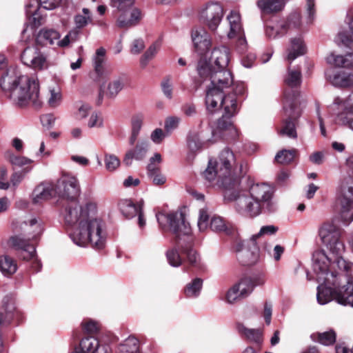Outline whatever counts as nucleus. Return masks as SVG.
Instances as JSON below:
<instances>
[{"instance_id":"f257e3e1","label":"nucleus","mask_w":353,"mask_h":353,"mask_svg":"<svg viewBox=\"0 0 353 353\" xmlns=\"http://www.w3.org/2000/svg\"><path fill=\"white\" fill-rule=\"evenodd\" d=\"M224 199L234 201V208L241 215L255 218L263 212L272 213L277 210L274 201V192L266 183H255L250 185L249 195L241 188V184L233 190L224 192Z\"/></svg>"},{"instance_id":"f03ea898","label":"nucleus","mask_w":353,"mask_h":353,"mask_svg":"<svg viewBox=\"0 0 353 353\" xmlns=\"http://www.w3.org/2000/svg\"><path fill=\"white\" fill-rule=\"evenodd\" d=\"M0 86L7 97L18 106L23 107L32 102L35 108H40L39 85L34 77L21 75L12 68L7 70L0 79Z\"/></svg>"},{"instance_id":"7ed1b4c3","label":"nucleus","mask_w":353,"mask_h":353,"mask_svg":"<svg viewBox=\"0 0 353 353\" xmlns=\"http://www.w3.org/2000/svg\"><path fill=\"white\" fill-rule=\"evenodd\" d=\"M156 218L162 230H169L176 236V246L186 256L188 262L192 266H197L200 256L193 248L194 239L191 235L190 225L185 221L183 214L179 212H158Z\"/></svg>"},{"instance_id":"20e7f679","label":"nucleus","mask_w":353,"mask_h":353,"mask_svg":"<svg viewBox=\"0 0 353 353\" xmlns=\"http://www.w3.org/2000/svg\"><path fill=\"white\" fill-rule=\"evenodd\" d=\"M205 105L207 110L214 113L223 108L224 112L217 121V128L228 135L231 139L238 137V131L231 119L237 114L236 99L234 95L223 94V91L217 87L209 86L206 90Z\"/></svg>"},{"instance_id":"39448f33","label":"nucleus","mask_w":353,"mask_h":353,"mask_svg":"<svg viewBox=\"0 0 353 353\" xmlns=\"http://www.w3.org/2000/svg\"><path fill=\"white\" fill-rule=\"evenodd\" d=\"M235 164L236 157L233 151L225 148L220 152L218 161L209 160L203 176L210 182L217 179V184L223 187L225 192L233 190L240 185L239 179L233 174Z\"/></svg>"},{"instance_id":"423d86ee","label":"nucleus","mask_w":353,"mask_h":353,"mask_svg":"<svg viewBox=\"0 0 353 353\" xmlns=\"http://www.w3.org/2000/svg\"><path fill=\"white\" fill-rule=\"evenodd\" d=\"M330 259L323 250H317L312 254V268L319 285L317 287L316 299L320 305H325L332 300L334 289L340 284L334 272L329 271Z\"/></svg>"},{"instance_id":"0eeeda50","label":"nucleus","mask_w":353,"mask_h":353,"mask_svg":"<svg viewBox=\"0 0 353 353\" xmlns=\"http://www.w3.org/2000/svg\"><path fill=\"white\" fill-rule=\"evenodd\" d=\"M70 237L78 246L85 247L90 244L96 249H102L106 241L103 222L95 215L90 216L82 226L70 233Z\"/></svg>"},{"instance_id":"6e6552de","label":"nucleus","mask_w":353,"mask_h":353,"mask_svg":"<svg viewBox=\"0 0 353 353\" xmlns=\"http://www.w3.org/2000/svg\"><path fill=\"white\" fill-rule=\"evenodd\" d=\"M21 229L25 234H17L10 236L8 241L9 247L22 253L21 257L24 260L33 259L36 254L35 245L32 241L35 240L43 232V228L36 218L29 222H23Z\"/></svg>"},{"instance_id":"1a4fd4ad","label":"nucleus","mask_w":353,"mask_h":353,"mask_svg":"<svg viewBox=\"0 0 353 353\" xmlns=\"http://www.w3.org/2000/svg\"><path fill=\"white\" fill-rule=\"evenodd\" d=\"M346 165L347 175L341 184L338 201L341 221L348 225L353 221V155L347 159Z\"/></svg>"},{"instance_id":"9d476101","label":"nucleus","mask_w":353,"mask_h":353,"mask_svg":"<svg viewBox=\"0 0 353 353\" xmlns=\"http://www.w3.org/2000/svg\"><path fill=\"white\" fill-rule=\"evenodd\" d=\"M97 210V205L92 202H88L83 206L79 205L77 201L69 202L63 212L65 224L72 232L82 226L90 216L96 215Z\"/></svg>"},{"instance_id":"9b49d317","label":"nucleus","mask_w":353,"mask_h":353,"mask_svg":"<svg viewBox=\"0 0 353 353\" xmlns=\"http://www.w3.org/2000/svg\"><path fill=\"white\" fill-rule=\"evenodd\" d=\"M301 16L299 12L291 13L286 19L272 21L265 25V34L269 39L283 37L291 30H298L301 26Z\"/></svg>"},{"instance_id":"f8f14e48","label":"nucleus","mask_w":353,"mask_h":353,"mask_svg":"<svg viewBox=\"0 0 353 353\" xmlns=\"http://www.w3.org/2000/svg\"><path fill=\"white\" fill-rule=\"evenodd\" d=\"M299 96V93L292 90H285L284 92L283 110L288 118L284 121L283 126L279 132L281 135H285L293 139L297 137L293 120L299 117V112L296 106V101Z\"/></svg>"},{"instance_id":"ddd939ff","label":"nucleus","mask_w":353,"mask_h":353,"mask_svg":"<svg viewBox=\"0 0 353 353\" xmlns=\"http://www.w3.org/2000/svg\"><path fill=\"white\" fill-rule=\"evenodd\" d=\"M135 0H110L112 8H116L122 13L118 17L116 25L119 28L128 29L137 26L143 18V13L138 8H134L128 18L125 11L132 7Z\"/></svg>"},{"instance_id":"4468645a","label":"nucleus","mask_w":353,"mask_h":353,"mask_svg":"<svg viewBox=\"0 0 353 353\" xmlns=\"http://www.w3.org/2000/svg\"><path fill=\"white\" fill-rule=\"evenodd\" d=\"M319 235L323 244L332 254H343L345 248L341 240V230L335 225L323 223L319 229Z\"/></svg>"},{"instance_id":"2eb2a0df","label":"nucleus","mask_w":353,"mask_h":353,"mask_svg":"<svg viewBox=\"0 0 353 353\" xmlns=\"http://www.w3.org/2000/svg\"><path fill=\"white\" fill-rule=\"evenodd\" d=\"M229 63V50L225 46L214 48L209 60L200 59L197 64V72L200 77L206 74L207 71L225 69Z\"/></svg>"},{"instance_id":"dca6fc26","label":"nucleus","mask_w":353,"mask_h":353,"mask_svg":"<svg viewBox=\"0 0 353 353\" xmlns=\"http://www.w3.org/2000/svg\"><path fill=\"white\" fill-rule=\"evenodd\" d=\"M54 188L56 194L69 202L77 201L81 192L78 179L69 174H63L57 180Z\"/></svg>"},{"instance_id":"f3484780","label":"nucleus","mask_w":353,"mask_h":353,"mask_svg":"<svg viewBox=\"0 0 353 353\" xmlns=\"http://www.w3.org/2000/svg\"><path fill=\"white\" fill-rule=\"evenodd\" d=\"M223 15V6L217 1L208 2L199 10L200 20L212 32L217 30Z\"/></svg>"},{"instance_id":"a211bd4d","label":"nucleus","mask_w":353,"mask_h":353,"mask_svg":"<svg viewBox=\"0 0 353 353\" xmlns=\"http://www.w3.org/2000/svg\"><path fill=\"white\" fill-rule=\"evenodd\" d=\"M21 59L24 65L34 70H43L48 68L46 56L34 46L25 48L21 54Z\"/></svg>"},{"instance_id":"6ab92c4d","label":"nucleus","mask_w":353,"mask_h":353,"mask_svg":"<svg viewBox=\"0 0 353 353\" xmlns=\"http://www.w3.org/2000/svg\"><path fill=\"white\" fill-rule=\"evenodd\" d=\"M201 77L204 79L209 78L211 82L210 86L217 87L223 91L225 88H228L233 84L232 74L225 68L207 71L206 74Z\"/></svg>"},{"instance_id":"aec40b11","label":"nucleus","mask_w":353,"mask_h":353,"mask_svg":"<svg viewBox=\"0 0 353 353\" xmlns=\"http://www.w3.org/2000/svg\"><path fill=\"white\" fill-rule=\"evenodd\" d=\"M35 5L30 3L26 6V14L32 18V21L35 26H40L42 23L43 18L39 14L41 8L47 10H51L56 8L60 3L61 0H43L40 3L35 0Z\"/></svg>"},{"instance_id":"412c9836","label":"nucleus","mask_w":353,"mask_h":353,"mask_svg":"<svg viewBox=\"0 0 353 353\" xmlns=\"http://www.w3.org/2000/svg\"><path fill=\"white\" fill-rule=\"evenodd\" d=\"M334 259L327 256L330 259L329 264V271L334 272L336 274V279L339 278L341 279V276H343L345 281L348 277H352L350 273L353 270V263L352 262L345 260L342 257V254H332Z\"/></svg>"},{"instance_id":"4be33fe9","label":"nucleus","mask_w":353,"mask_h":353,"mask_svg":"<svg viewBox=\"0 0 353 353\" xmlns=\"http://www.w3.org/2000/svg\"><path fill=\"white\" fill-rule=\"evenodd\" d=\"M325 76L326 79L334 87L349 88L353 86V73L330 68L325 71Z\"/></svg>"},{"instance_id":"5701e85b","label":"nucleus","mask_w":353,"mask_h":353,"mask_svg":"<svg viewBox=\"0 0 353 353\" xmlns=\"http://www.w3.org/2000/svg\"><path fill=\"white\" fill-rule=\"evenodd\" d=\"M250 243L252 245V248H244L243 243H240L236 246V258L243 265H252L259 259V250L256 242L254 243L250 241Z\"/></svg>"},{"instance_id":"b1692460","label":"nucleus","mask_w":353,"mask_h":353,"mask_svg":"<svg viewBox=\"0 0 353 353\" xmlns=\"http://www.w3.org/2000/svg\"><path fill=\"white\" fill-rule=\"evenodd\" d=\"M191 37L194 47L198 53L203 54L210 48L211 38L204 28H196L192 29Z\"/></svg>"},{"instance_id":"393cba45","label":"nucleus","mask_w":353,"mask_h":353,"mask_svg":"<svg viewBox=\"0 0 353 353\" xmlns=\"http://www.w3.org/2000/svg\"><path fill=\"white\" fill-rule=\"evenodd\" d=\"M211 142V139L205 138L203 135V131L199 129L192 128L187 134V146L192 152L201 150L208 143Z\"/></svg>"},{"instance_id":"a878e982","label":"nucleus","mask_w":353,"mask_h":353,"mask_svg":"<svg viewBox=\"0 0 353 353\" xmlns=\"http://www.w3.org/2000/svg\"><path fill=\"white\" fill-rule=\"evenodd\" d=\"M150 143L148 140L142 139L139 141L134 148L129 150L125 154L123 163L129 166L132 164V160L142 161L146 157L149 150Z\"/></svg>"},{"instance_id":"bb28decb","label":"nucleus","mask_w":353,"mask_h":353,"mask_svg":"<svg viewBox=\"0 0 353 353\" xmlns=\"http://www.w3.org/2000/svg\"><path fill=\"white\" fill-rule=\"evenodd\" d=\"M109 347L101 345L99 341L93 336H88L81 340L79 349L74 353H108Z\"/></svg>"},{"instance_id":"cd10ccee","label":"nucleus","mask_w":353,"mask_h":353,"mask_svg":"<svg viewBox=\"0 0 353 353\" xmlns=\"http://www.w3.org/2000/svg\"><path fill=\"white\" fill-rule=\"evenodd\" d=\"M335 300L340 305L353 307V277H348L346 284L338 288Z\"/></svg>"},{"instance_id":"c85d7f7f","label":"nucleus","mask_w":353,"mask_h":353,"mask_svg":"<svg viewBox=\"0 0 353 353\" xmlns=\"http://www.w3.org/2000/svg\"><path fill=\"white\" fill-rule=\"evenodd\" d=\"M330 109L334 113H344L345 116L353 117V91L345 99L336 97Z\"/></svg>"},{"instance_id":"c756f323","label":"nucleus","mask_w":353,"mask_h":353,"mask_svg":"<svg viewBox=\"0 0 353 353\" xmlns=\"http://www.w3.org/2000/svg\"><path fill=\"white\" fill-rule=\"evenodd\" d=\"M54 194L56 191L53 183H41L34 188L32 200L34 203H39L51 199Z\"/></svg>"},{"instance_id":"7c9ffc66","label":"nucleus","mask_w":353,"mask_h":353,"mask_svg":"<svg viewBox=\"0 0 353 353\" xmlns=\"http://www.w3.org/2000/svg\"><path fill=\"white\" fill-rule=\"evenodd\" d=\"M61 37L59 31L53 28H43L39 30L37 36V42L43 46H53Z\"/></svg>"},{"instance_id":"2f4dec72","label":"nucleus","mask_w":353,"mask_h":353,"mask_svg":"<svg viewBox=\"0 0 353 353\" xmlns=\"http://www.w3.org/2000/svg\"><path fill=\"white\" fill-rule=\"evenodd\" d=\"M256 6L261 13L271 14L279 12L285 6V0H258Z\"/></svg>"},{"instance_id":"473e14b6","label":"nucleus","mask_w":353,"mask_h":353,"mask_svg":"<svg viewBox=\"0 0 353 353\" xmlns=\"http://www.w3.org/2000/svg\"><path fill=\"white\" fill-rule=\"evenodd\" d=\"M144 204L143 200H140L134 203L132 200L124 199L119 202V206L123 215L128 219L135 216L143 208Z\"/></svg>"},{"instance_id":"72a5a7b5","label":"nucleus","mask_w":353,"mask_h":353,"mask_svg":"<svg viewBox=\"0 0 353 353\" xmlns=\"http://www.w3.org/2000/svg\"><path fill=\"white\" fill-rule=\"evenodd\" d=\"M227 20L230 26V31L228 33V38H234L243 32L241 18L239 12L232 10L227 16Z\"/></svg>"},{"instance_id":"f704fd0d","label":"nucleus","mask_w":353,"mask_h":353,"mask_svg":"<svg viewBox=\"0 0 353 353\" xmlns=\"http://www.w3.org/2000/svg\"><path fill=\"white\" fill-rule=\"evenodd\" d=\"M326 61L328 64L338 68H353V52L343 56L331 53L327 57Z\"/></svg>"},{"instance_id":"c9c22d12","label":"nucleus","mask_w":353,"mask_h":353,"mask_svg":"<svg viewBox=\"0 0 353 353\" xmlns=\"http://www.w3.org/2000/svg\"><path fill=\"white\" fill-rule=\"evenodd\" d=\"M105 55V50L101 47L96 50L92 58L94 70L97 75V80L103 78L105 76V70L103 66Z\"/></svg>"},{"instance_id":"e433bc0d","label":"nucleus","mask_w":353,"mask_h":353,"mask_svg":"<svg viewBox=\"0 0 353 353\" xmlns=\"http://www.w3.org/2000/svg\"><path fill=\"white\" fill-rule=\"evenodd\" d=\"M287 59L291 63L298 57L302 56L305 53L306 48L301 37L291 39V46L288 49Z\"/></svg>"},{"instance_id":"4c0bfd02","label":"nucleus","mask_w":353,"mask_h":353,"mask_svg":"<svg viewBox=\"0 0 353 353\" xmlns=\"http://www.w3.org/2000/svg\"><path fill=\"white\" fill-rule=\"evenodd\" d=\"M128 82V76L123 73L109 83L106 94L110 98H114Z\"/></svg>"},{"instance_id":"58836bf2","label":"nucleus","mask_w":353,"mask_h":353,"mask_svg":"<svg viewBox=\"0 0 353 353\" xmlns=\"http://www.w3.org/2000/svg\"><path fill=\"white\" fill-rule=\"evenodd\" d=\"M203 280L201 278H194L188 283L183 288V293L185 297L189 299L197 298L203 288Z\"/></svg>"},{"instance_id":"ea45409f","label":"nucleus","mask_w":353,"mask_h":353,"mask_svg":"<svg viewBox=\"0 0 353 353\" xmlns=\"http://www.w3.org/2000/svg\"><path fill=\"white\" fill-rule=\"evenodd\" d=\"M144 116L141 113H138L132 117L131 119V134L129 137V143L130 145H134L138 136L141 130Z\"/></svg>"},{"instance_id":"a19ab883","label":"nucleus","mask_w":353,"mask_h":353,"mask_svg":"<svg viewBox=\"0 0 353 353\" xmlns=\"http://www.w3.org/2000/svg\"><path fill=\"white\" fill-rule=\"evenodd\" d=\"M139 340L134 336H129L117 347V353H140Z\"/></svg>"},{"instance_id":"79ce46f5","label":"nucleus","mask_w":353,"mask_h":353,"mask_svg":"<svg viewBox=\"0 0 353 353\" xmlns=\"http://www.w3.org/2000/svg\"><path fill=\"white\" fill-rule=\"evenodd\" d=\"M238 332L244 336L247 339L255 343H260L262 338V332L259 329H250L246 327L243 323H236Z\"/></svg>"},{"instance_id":"37998d69","label":"nucleus","mask_w":353,"mask_h":353,"mask_svg":"<svg viewBox=\"0 0 353 353\" xmlns=\"http://www.w3.org/2000/svg\"><path fill=\"white\" fill-rule=\"evenodd\" d=\"M284 81L291 89L299 87L302 82L301 69L288 68Z\"/></svg>"},{"instance_id":"c03bdc74","label":"nucleus","mask_w":353,"mask_h":353,"mask_svg":"<svg viewBox=\"0 0 353 353\" xmlns=\"http://www.w3.org/2000/svg\"><path fill=\"white\" fill-rule=\"evenodd\" d=\"M0 270L4 275L13 274L17 270V263L8 255L1 256Z\"/></svg>"},{"instance_id":"a18cd8bd","label":"nucleus","mask_w":353,"mask_h":353,"mask_svg":"<svg viewBox=\"0 0 353 353\" xmlns=\"http://www.w3.org/2000/svg\"><path fill=\"white\" fill-rule=\"evenodd\" d=\"M74 24L77 28L82 29L92 23V14L88 8H83L82 14H77L74 17Z\"/></svg>"},{"instance_id":"49530a36","label":"nucleus","mask_w":353,"mask_h":353,"mask_svg":"<svg viewBox=\"0 0 353 353\" xmlns=\"http://www.w3.org/2000/svg\"><path fill=\"white\" fill-rule=\"evenodd\" d=\"M296 153V150L295 149H283L276 153L274 159L279 163L288 164L294 160Z\"/></svg>"},{"instance_id":"de8ad7c7","label":"nucleus","mask_w":353,"mask_h":353,"mask_svg":"<svg viewBox=\"0 0 353 353\" xmlns=\"http://www.w3.org/2000/svg\"><path fill=\"white\" fill-rule=\"evenodd\" d=\"M161 46V39H159L155 41L145 52L143 55L141 57V64L146 65L147 62L153 58L154 55L157 53L159 50L160 49Z\"/></svg>"},{"instance_id":"09e8293b","label":"nucleus","mask_w":353,"mask_h":353,"mask_svg":"<svg viewBox=\"0 0 353 353\" xmlns=\"http://www.w3.org/2000/svg\"><path fill=\"white\" fill-rule=\"evenodd\" d=\"M239 290L241 291V296L246 298L252 294L254 291L252 281L247 276L242 278L237 283Z\"/></svg>"},{"instance_id":"8fccbe9b","label":"nucleus","mask_w":353,"mask_h":353,"mask_svg":"<svg viewBox=\"0 0 353 353\" xmlns=\"http://www.w3.org/2000/svg\"><path fill=\"white\" fill-rule=\"evenodd\" d=\"M166 257L169 264L172 267H179L182 264V259L176 248L169 249L166 252Z\"/></svg>"},{"instance_id":"3c124183","label":"nucleus","mask_w":353,"mask_h":353,"mask_svg":"<svg viewBox=\"0 0 353 353\" xmlns=\"http://www.w3.org/2000/svg\"><path fill=\"white\" fill-rule=\"evenodd\" d=\"M336 335L334 330H330L327 332L318 334V341L324 345H330L336 341Z\"/></svg>"},{"instance_id":"603ef678","label":"nucleus","mask_w":353,"mask_h":353,"mask_svg":"<svg viewBox=\"0 0 353 353\" xmlns=\"http://www.w3.org/2000/svg\"><path fill=\"white\" fill-rule=\"evenodd\" d=\"M209 214L206 208H201L199 212L197 226L201 232H204L209 226Z\"/></svg>"},{"instance_id":"864d4df0","label":"nucleus","mask_w":353,"mask_h":353,"mask_svg":"<svg viewBox=\"0 0 353 353\" xmlns=\"http://www.w3.org/2000/svg\"><path fill=\"white\" fill-rule=\"evenodd\" d=\"M277 231H278V228L273 225L262 226L258 233L253 234L251 236L250 241H252L254 243L255 241L256 242V239L258 238L263 236H265V235H267V236L273 235V234H276V232Z\"/></svg>"},{"instance_id":"5fc2aeb1","label":"nucleus","mask_w":353,"mask_h":353,"mask_svg":"<svg viewBox=\"0 0 353 353\" xmlns=\"http://www.w3.org/2000/svg\"><path fill=\"white\" fill-rule=\"evenodd\" d=\"M347 17L350 18L349 27L352 33L351 39H349L343 33L339 34V37L341 39V41L345 46L353 48V14L351 12H347Z\"/></svg>"},{"instance_id":"6e6d98bb","label":"nucleus","mask_w":353,"mask_h":353,"mask_svg":"<svg viewBox=\"0 0 353 353\" xmlns=\"http://www.w3.org/2000/svg\"><path fill=\"white\" fill-rule=\"evenodd\" d=\"M50 96L48 103L51 108L58 107L61 102L62 95L59 88L50 89Z\"/></svg>"},{"instance_id":"4d7b16f0","label":"nucleus","mask_w":353,"mask_h":353,"mask_svg":"<svg viewBox=\"0 0 353 353\" xmlns=\"http://www.w3.org/2000/svg\"><path fill=\"white\" fill-rule=\"evenodd\" d=\"M104 161L105 168L109 172L114 171L120 165V160L114 154H106Z\"/></svg>"},{"instance_id":"13d9d810","label":"nucleus","mask_w":353,"mask_h":353,"mask_svg":"<svg viewBox=\"0 0 353 353\" xmlns=\"http://www.w3.org/2000/svg\"><path fill=\"white\" fill-rule=\"evenodd\" d=\"M209 226L212 231L216 232H225L227 230L223 219L220 216L212 217Z\"/></svg>"},{"instance_id":"bf43d9fd","label":"nucleus","mask_w":353,"mask_h":353,"mask_svg":"<svg viewBox=\"0 0 353 353\" xmlns=\"http://www.w3.org/2000/svg\"><path fill=\"white\" fill-rule=\"evenodd\" d=\"M239 286L234 284L231 288L228 290L226 294V301L228 303L232 304L240 299H243L241 296V292L239 290Z\"/></svg>"},{"instance_id":"052dcab7","label":"nucleus","mask_w":353,"mask_h":353,"mask_svg":"<svg viewBox=\"0 0 353 353\" xmlns=\"http://www.w3.org/2000/svg\"><path fill=\"white\" fill-rule=\"evenodd\" d=\"M180 121V118L177 117H170L165 119L164 128L167 135H170L178 128Z\"/></svg>"},{"instance_id":"680f3d73","label":"nucleus","mask_w":353,"mask_h":353,"mask_svg":"<svg viewBox=\"0 0 353 353\" xmlns=\"http://www.w3.org/2000/svg\"><path fill=\"white\" fill-rule=\"evenodd\" d=\"M336 115V122L345 126L353 131V116H345L344 113H333Z\"/></svg>"},{"instance_id":"e2e57ef3","label":"nucleus","mask_w":353,"mask_h":353,"mask_svg":"<svg viewBox=\"0 0 353 353\" xmlns=\"http://www.w3.org/2000/svg\"><path fill=\"white\" fill-rule=\"evenodd\" d=\"M81 325L84 332L90 334L97 332L99 328V323L92 319H84Z\"/></svg>"},{"instance_id":"0e129e2a","label":"nucleus","mask_w":353,"mask_h":353,"mask_svg":"<svg viewBox=\"0 0 353 353\" xmlns=\"http://www.w3.org/2000/svg\"><path fill=\"white\" fill-rule=\"evenodd\" d=\"M245 85L243 83H237L234 85L232 88V92H230L228 94L234 95L236 99L237 112L239 109L240 97L245 93Z\"/></svg>"},{"instance_id":"69168bd1","label":"nucleus","mask_w":353,"mask_h":353,"mask_svg":"<svg viewBox=\"0 0 353 353\" xmlns=\"http://www.w3.org/2000/svg\"><path fill=\"white\" fill-rule=\"evenodd\" d=\"M9 161L12 165L19 167H22L25 165L30 164L32 162V160L29 158L22 156H17L14 154L10 155Z\"/></svg>"},{"instance_id":"338daca9","label":"nucleus","mask_w":353,"mask_h":353,"mask_svg":"<svg viewBox=\"0 0 353 353\" xmlns=\"http://www.w3.org/2000/svg\"><path fill=\"white\" fill-rule=\"evenodd\" d=\"M315 0H306V13L307 23H312L315 19L316 9H315Z\"/></svg>"},{"instance_id":"774afa93","label":"nucleus","mask_w":353,"mask_h":353,"mask_svg":"<svg viewBox=\"0 0 353 353\" xmlns=\"http://www.w3.org/2000/svg\"><path fill=\"white\" fill-rule=\"evenodd\" d=\"M252 281L253 288L254 289L257 286H262L266 281L265 275L264 273L254 274L250 276H247Z\"/></svg>"}]
</instances>
